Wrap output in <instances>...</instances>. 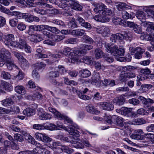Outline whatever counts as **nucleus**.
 <instances>
[{"mask_svg": "<svg viewBox=\"0 0 154 154\" xmlns=\"http://www.w3.org/2000/svg\"><path fill=\"white\" fill-rule=\"evenodd\" d=\"M34 11L36 13L40 15H45L47 14V10L36 7L33 9Z\"/></svg>", "mask_w": 154, "mask_h": 154, "instance_id": "nucleus-34", "label": "nucleus"}, {"mask_svg": "<svg viewBox=\"0 0 154 154\" xmlns=\"http://www.w3.org/2000/svg\"><path fill=\"white\" fill-rule=\"evenodd\" d=\"M11 57V53L5 48L1 49L0 52V62L4 61Z\"/></svg>", "mask_w": 154, "mask_h": 154, "instance_id": "nucleus-14", "label": "nucleus"}, {"mask_svg": "<svg viewBox=\"0 0 154 154\" xmlns=\"http://www.w3.org/2000/svg\"><path fill=\"white\" fill-rule=\"evenodd\" d=\"M94 6V11L99 14L94 17V20L97 21L102 23L108 22L109 18L107 16H112L114 15L112 11L110 8H107L106 6L102 3L96 4Z\"/></svg>", "mask_w": 154, "mask_h": 154, "instance_id": "nucleus-1", "label": "nucleus"}, {"mask_svg": "<svg viewBox=\"0 0 154 154\" xmlns=\"http://www.w3.org/2000/svg\"><path fill=\"white\" fill-rule=\"evenodd\" d=\"M140 72L143 74L142 75L146 76L147 75L151 72L150 71L148 68H145L141 69L140 70Z\"/></svg>", "mask_w": 154, "mask_h": 154, "instance_id": "nucleus-60", "label": "nucleus"}, {"mask_svg": "<svg viewBox=\"0 0 154 154\" xmlns=\"http://www.w3.org/2000/svg\"><path fill=\"white\" fill-rule=\"evenodd\" d=\"M143 10L147 14H151V16L154 18V5L144 6Z\"/></svg>", "mask_w": 154, "mask_h": 154, "instance_id": "nucleus-20", "label": "nucleus"}, {"mask_svg": "<svg viewBox=\"0 0 154 154\" xmlns=\"http://www.w3.org/2000/svg\"><path fill=\"white\" fill-rule=\"evenodd\" d=\"M135 15L137 18L141 21H144L146 19V14L142 11H137Z\"/></svg>", "mask_w": 154, "mask_h": 154, "instance_id": "nucleus-22", "label": "nucleus"}, {"mask_svg": "<svg viewBox=\"0 0 154 154\" xmlns=\"http://www.w3.org/2000/svg\"><path fill=\"white\" fill-rule=\"evenodd\" d=\"M14 140L17 141L22 142L24 141L23 137L20 134H16L14 135Z\"/></svg>", "mask_w": 154, "mask_h": 154, "instance_id": "nucleus-48", "label": "nucleus"}, {"mask_svg": "<svg viewBox=\"0 0 154 154\" xmlns=\"http://www.w3.org/2000/svg\"><path fill=\"white\" fill-rule=\"evenodd\" d=\"M131 108H127L125 107H122L121 109H117L116 112L122 115L129 118L134 117L137 116L136 113L132 112Z\"/></svg>", "mask_w": 154, "mask_h": 154, "instance_id": "nucleus-3", "label": "nucleus"}, {"mask_svg": "<svg viewBox=\"0 0 154 154\" xmlns=\"http://www.w3.org/2000/svg\"><path fill=\"white\" fill-rule=\"evenodd\" d=\"M70 6L73 9L79 11H81L82 8L81 5L75 1L72 0L70 1Z\"/></svg>", "mask_w": 154, "mask_h": 154, "instance_id": "nucleus-21", "label": "nucleus"}, {"mask_svg": "<svg viewBox=\"0 0 154 154\" xmlns=\"http://www.w3.org/2000/svg\"><path fill=\"white\" fill-rule=\"evenodd\" d=\"M78 39L76 38H71L68 39L66 41L67 44H75L78 42Z\"/></svg>", "mask_w": 154, "mask_h": 154, "instance_id": "nucleus-49", "label": "nucleus"}, {"mask_svg": "<svg viewBox=\"0 0 154 154\" xmlns=\"http://www.w3.org/2000/svg\"><path fill=\"white\" fill-rule=\"evenodd\" d=\"M129 90V89L128 87L125 86L119 87L116 89V91L119 92L128 91Z\"/></svg>", "mask_w": 154, "mask_h": 154, "instance_id": "nucleus-61", "label": "nucleus"}, {"mask_svg": "<svg viewBox=\"0 0 154 154\" xmlns=\"http://www.w3.org/2000/svg\"><path fill=\"white\" fill-rule=\"evenodd\" d=\"M125 3H120L117 5V8L119 11H125L129 7Z\"/></svg>", "mask_w": 154, "mask_h": 154, "instance_id": "nucleus-36", "label": "nucleus"}, {"mask_svg": "<svg viewBox=\"0 0 154 154\" xmlns=\"http://www.w3.org/2000/svg\"><path fill=\"white\" fill-rule=\"evenodd\" d=\"M71 0H59L60 3L59 4V7L61 8H64L66 7H67V5H70V1Z\"/></svg>", "mask_w": 154, "mask_h": 154, "instance_id": "nucleus-33", "label": "nucleus"}, {"mask_svg": "<svg viewBox=\"0 0 154 154\" xmlns=\"http://www.w3.org/2000/svg\"><path fill=\"white\" fill-rule=\"evenodd\" d=\"M3 41L5 45L9 48H11L15 45L16 41L15 40V37L13 34H10L4 35Z\"/></svg>", "mask_w": 154, "mask_h": 154, "instance_id": "nucleus-4", "label": "nucleus"}, {"mask_svg": "<svg viewBox=\"0 0 154 154\" xmlns=\"http://www.w3.org/2000/svg\"><path fill=\"white\" fill-rule=\"evenodd\" d=\"M101 86H106L109 85L110 86H113L115 85V83L114 80L105 79L104 82H102Z\"/></svg>", "mask_w": 154, "mask_h": 154, "instance_id": "nucleus-29", "label": "nucleus"}, {"mask_svg": "<svg viewBox=\"0 0 154 154\" xmlns=\"http://www.w3.org/2000/svg\"><path fill=\"white\" fill-rule=\"evenodd\" d=\"M48 110L50 112L54 114L57 118L60 119H64L68 123L70 124H72V121L71 119L66 116L61 114L54 108L50 107L48 108Z\"/></svg>", "mask_w": 154, "mask_h": 154, "instance_id": "nucleus-6", "label": "nucleus"}, {"mask_svg": "<svg viewBox=\"0 0 154 154\" xmlns=\"http://www.w3.org/2000/svg\"><path fill=\"white\" fill-rule=\"evenodd\" d=\"M86 109L87 112L93 114H98L100 113V112L97 110L92 105L87 106Z\"/></svg>", "mask_w": 154, "mask_h": 154, "instance_id": "nucleus-26", "label": "nucleus"}, {"mask_svg": "<svg viewBox=\"0 0 154 154\" xmlns=\"http://www.w3.org/2000/svg\"><path fill=\"white\" fill-rule=\"evenodd\" d=\"M82 62L87 64H90L92 60V58L90 56H85L82 57Z\"/></svg>", "mask_w": 154, "mask_h": 154, "instance_id": "nucleus-45", "label": "nucleus"}, {"mask_svg": "<svg viewBox=\"0 0 154 154\" xmlns=\"http://www.w3.org/2000/svg\"><path fill=\"white\" fill-rule=\"evenodd\" d=\"M99 105L100 107L104 110L109 111L112 110L114 108L113 104L106 102H101Z\"/></svg>", "mask_w": 154, "mask_h": 154, "instance_id": "nucleus-19", "label": "nucleus"}, {"mask_svg": "<svg viewBox=\"0 0 154 154\" xmlns=\"http://www.w3.org/2000/svg\"><path fill=\"white\" fill-rule=\"evenodd\" d=\"M15 91L18 93L22 95L25 94L26 93V90L25 88L21 85L16 86L15 88Z\"/></svg>", "mask_w": 154, "mask_h": 154, "instance_id": "nucleus-30", "label": "nucleus"}, {"mask_svg": "<svg viewBox=\"0 0 154 154\" xmlns=\"http://www.w3.org/2000/svg\"><path fill=\"white\" fill-rule=\"evenodd\" d=\"M68 24V26L72 29L77 27L78 26L75 19L73 17L70 20Z\"/></svg>", "mask_w": 154, "mask_h": 154, "instance_id": "nucleus-41", "label": "nucleus"}, {"mask_svg": "<svg viewBox=\"0 0 154 154\" xmlns=\"http://www.w3.org/2000/svg\"><path fill=\"white\" fill-rule=\"evenodd\" d=\"M38 115L39 119L42 120L49 119L51 118V116L46 112H45L43 111L42 109H38L37 110Z\"/></svg>", "mask_w": 154, "mask_h": 154, "instance_id": "nucleus-17", "label": "nucleus"}, {"mask_svg": "<svg viewBox=\"0 0 154 154\" xmlns=\"http://www.w3.org/2000/svg\"><path fill=\"white\" fill-rule=\"evenodd\" d=\"M103 81L100 79V75L99 73H96L95 76V77L92 79L91 83H99L100 85L101 86V84Z\"/></svg>", "mask_w": 154, "mask_h": 154, "instance_id": "nucleus-38", "label": "nucleus"}, {"mask_svg": "<svg viewBox=\"0 0 154 154\" xmlns=\"http://www.w3.org/2000/svg\"><path fill=\"white\" fill-rule=\"evenodd\" d=\"M36 49L37 53L35 54V55L37 57L41 58H46L47 57V55L41 53L42 50V48L41 46H37Z\"/></svg>", "mask_w": 154, "mask_h": 154, "instance_id": "nucleus-25", "label": "nucleus"}, {"mask_svg": "<svg viewBox=\"0 0 154 154\" xmlns=\"http://www.w3.org/2000/svg\"><path fill=\"white\" fill-rule=\"evenodd\" d=\"M93 29L97 33L101 34L104 37L108 36L110 33L109 28L106 26L94 27Z\"/></svg>", "mask_w": 154, "mask_h": 154, "instance_id": "nucleus-8", "label": "nucleus"}, {"mask_svg": "<svg viewBox=\"0 0 154 154\" xmlns=\"http://www.w3.org/2000/svg\"><path fill=\"white\" fill-rule=\"evenodd\" d=\"M126 73L121 74L119 77V80L122 82H126L127 80V77Z\"/></svg>", "mask_w": 154, "mask_h": 154, "instance_id": "nucleus-58", "label": "nucleus"}, {"mask_svg": "<svg viewBox=\"0 0 154 154\" xmlns=\"http://www.w3.org/2000/svg\"><path fill=\"white\" fill-rule=\"evenodd\" d=\"M134 32L138 34H141L142 32V29L140 26L136 24L133 28Z\"/></svg>", "mask_w": 154, "mask_h": 154, "instance_id": "nucleus-52", "label": "nucleus"}, {"mask_svg": "<svg viewBox=\"0 0 154 154\" xmlns=\"http://www.w3.org/2000/svg\"><path fill=\"white\" fill-rule=\"evenodd\" d=\"M82 76L83 78H87L89 77L91 75V72L87 69H82L80 71Z\"/></svg>", "mask_w": 154, "mask_h": 154, "instance_id": "nucleus-35", "label": "nucleus"}, {"mask_svg": "<svg viewBox=\"0 0 154 154\" xmlns=\"http://www.w3.org/2000/svg\"><path fill=\"white\" fill-rule=\"evenodd\" d=\"M113 22L115 24H122V23L124 24V20H122L121 19L117 18L116 17H114L112 20Z\"/></svg>", "mask_w": 154, "mask_h": 154, "instance_id": "nucleus-47", "label": "nucleus"}, {"mask_svg": "<svg viewBox=\"0 0 154 154\" xmlns=\"http://www.w3.org/2000/svg\"><path fill=\"white\" fill-rule=\"evenodd\" d=\"M35 110L30 108H27L25 109L23 111V114L27 116L30 117L35 114Z\"/></svg>", "mask_w": 154, "mask_h": 154, "instance_id": "nucleus-28", "label": "nucleus"}, {"mask_svg": "<svg viewBox=\"0 0 154 154\" xmlns=\"http://www.w3.org/2000/svg\"><path fill=\"white\" fill-rule=\"evenodd\" d=\"M27 140L29 143L32 144H37V142L35 141L34 138L30 135H28Z\"/></svg>", "mask_w": 154, "mask_h": 154, "instance_id": "nucleus-56", "label": "nucleus"}, {"mask_svg": "<svg viewBox=\"0 0 154 154\" xmlns=\"http://www.w3.org/2000/svg\"><path fill=\"white\" fill-rule=\"evenodd\" d=\"M52 22L54 24L61 26L62 27H65V24L64 22L60 20L57 19L54 20H52Z\"/></svg>", "mask_w": 154, "mask_h": 154, "instance_id": "nucleus-55", "label": "nucleus"}, {"mask_svg": "<svg viewBox=\"0 0 154 154\" xmlns=\"http://www.w3.org/2000/svg\"><path fill=\"white\" fill-rule=\"evenodd\" d=\"M15 11L18 13L16 15H14V16H17V17H18V16L19 17L22 16L23 18L25 19L26 21L28 22L31 23L33 21L38 22L40 21V19L38 17L30 14L29 13H21L18 11Z\"/></svg>", "mask_w": 154, "mask_h": 154, "instance_id": "nucleus-5", "label": "nucleus"}, {"mask_svg": "<svg viewBox=\"0 0 154 154\" xmlns=\"http://www.w3.org/2000/svg\"><path fill=\"white\" fill-rule=\"evenodd\" d=\"M128 102L134 105L138 104L140 103V101L138 100L135 98L129 99Z\"/></svg>", "mask_w": 154, "mask_h": 154, "instance_id": "nucleus-63", "label": "nucleus"}, {"mask_svg": "<svg viewBox=\"0 0 154 154\" xmlns=\"http://www.w3.org/2000/svg\"><path fill=\"white\" fill-rule=\"evenodd\" d=\"M2 84V86H3V88L6 90L10 91L13 89L11 85L8 82H3Z\"/></svg>", "mask_w": 154, "mask_h": 154, "instance_id": "nucleus-43", "label": "nucleus"}, {"mask_svg": "<svg viewBox=\"0 0 154 154\" xmlns=\"http://www.w3.org/2000/svg\"><path fill=\"white\" fill-rule=\"evenodd\" d=\"M0 11L2 12L11 16L16 15L18 13L16 12L15 11L11 12L9 9L6 8L0 4Z\"/></svg>", "mask_w": 154, "mask_h": 154, "instance_id": "nucleus-24", "label": "nucleus"}, {"mask_svg": "<svg viewBox=\"0 0 154 154\" xmlns=\"http://www.w3.org/2000/svg\"><path fill=\"white\" fill-rule=\"evenodd\" d=\"M104 46L106 50L114 56H117V52L118 47L116 45H110L108 44H105Z\"/></svg>", "mask_w": 154, "mask_h": 154, "instance_id": "nucleus-10", "label": "nucleus"}, {"mask_svg": "<svg viewBox=\"0 0 154 154\" xmlns=\"http://www.w3.org/2000/svg\"><path fill=\"white\" fill-rule=\"evenodd\" d=\"M35 65L36 67V69L38 70L42 69L45 66V64L42 62L36 63Z\"/></svg>", "mask_w": 154, "mask_h": 154, "instance_id": "nucleus-57", "label": "nucleus"}, {"mask_svg": "<svg viewBox=\"0 0 154 154\" xmlns=\"http://www.w3.org/2000/svg\"><path fill=\"white\" fill-rule=\"evenodd\" d=\"M29 29L28 33L29 35H31L33 33L34 31H37L36 25H31L29 26Z\"/></svg>", "mask_w": 154, "mask_h": 154, "instance_id": "nucleus-54", "label": "nucleus"}, {"mask_svg": "<svg viewBox=\"0 0 154 154\" xmlns=\"http://www.w3.org/2000/svg\"><path fill=\"white\" fill-rule=\"evenodd\" d=\"M77 93L79 97L81 99L85 100H88L89 99L90 97L89 96L87 95H84L82 91L79 90L77 91Z\"/></svg>", "mask_w": 154, "mask_h": 154, "instance_id": "nucleus-42", "label": "nucleus"}, {"mask_svg": "<svg viewBox=\"0 0 154 154\" xmlns=\"http://www.w3.org/2000/svg\"><path fill=\"white\" fill-rule=\"evenodd\" d=\"M35 135L36 138L39 140L44 143H49L52 140V139L51 138L44 134L36 133L35 134Z\"/></svg>", "mask_w": 154, "mask_h": 154, "instance_id": "nucleus-13", "label": "nucleus"}, {"mask_svg": "<svg viewBox=\"0 0 154 154\" xmlns=\"http://www.w3.org/2000/svg\"><path fill=\"white\" fill-rule=\"evenodd\" d=\"M104 119L105 120L108 124H111L113 123L112 116H106L104 117Z\"/></svg>", "mask_w": 154, "mask_h": 154, "instance_id": "nucleus-59", "label": "nucleus"}, {"mask_svg": "<svg viewBox=\"0 0 154 154\" xmlns=\"http://www.w3.org/2000/svg\"><path fill=\"white\" fill-rule=\"evenodd\" d=\"M112 120L113 123L119 125H122L124 121L123 118L115 115L112 116Z\"/></svg>", "mask_w": 154, "mask_h": 154, "instance_id": "nucleus-23", "label": "nucleus"}, {"mask_svg": "<svg viewBox=\"0 0 154 154\" xmlns=\"http://www.w3.org/2000/svg\"><path fill=\"white\" fill-rule=\"evenodd\" d=\"M136 24L134 22H130L127 21H124V25L125 26L129 27L130 28L134 27L135 26Z\"/></svg>", "mask_w": 154, "mask_h": 154, "instance_id": "nucleus-50", "label": "nucleus"}, {"mask_svg": "<svg viewBox=\"0 0 154 154\" xmlns=\"http://www.w3.org/2000/svg\"><path fill=\"white\" fill-rule=\"evenodd\" d=\"M49 75L52 77H56L59 75V72L57 71H52L50 72Z\"/></svg>", "mask_w": 154, "mask_h": 154, "instance_id": "nucleus-62", "label": "nucleus"}, {"mask_svg": "<svg viewBox=\"0 0 154 154\" xmlns=\"http://www.w3.org/2000/svg\"><path fill=\"white\" fill-rule=\"evenodd\" d=\"M82 38L83 40H84L85 43L93 44L94 42L93 40L91 38L87 35H84L82 37Z\"/></svg>", "mask_w": 154, "mask_h": 154, "instance_id": "nucleus-40", "label": "nucleus"}, {"mask_svg": "<svg viewBox=\"0 0 154 154\" xmlns=\"http://www.w3.org/2000/svg\"><path fill=\"white\" fill-rule=\"evenodd\" d=\"M117 40L122 41L124 39L126 40L130 41L131 38L128 35V32L127 31H122L121 33H117L116 34Z\"/></svg>", "mask_w": 154, "mask_h": 154, "instance_id": "nucleus-15", "label": "nucleus"}, {"mask_svg": "<svg viewBox=\"0 0 154 154\" xmlns=\"http://www.w3.org/2000/svg\"><path fill=\"white\" fill-rule=\"evenodd\" d=\"M125 101L124 97L122 95L115 98L113 100L114 103L119 106L123 104Z\"/></svg>", "mask_w": 154, "mask_h": 154, "instance_id": "nucleus-27", "label": "nucleus"}, {"mask_svg": "<svg viewBox=\"0 0 154 154\" xmlns=\"http://www.w3.org/2000/svg\"><path fill=\"white\" fill-rule=\"evenodd\" d=\"M49 151L41 146H37L32 151L29 150L20 152L18 154H49Z\"/></svg>", "mask_w": 154, "mask_h": 154, "instance_id": "nucleus-2", "label": "nucleus"}, {"mask_svg": "<svg viewBox=\"0 0 154 154\" xmlns=\"http://www.w3.org/2000/svg\"><path fill=\"white\" fill-rule=\"evenodd\" d=\"M27 44L25 38L22 36H20L18 42L16 41L15 45L13 48H17L21 49H23L25 46Z\"/></svg>", "mask_w": 154, "mask_h": 154, "instance_id": "nucleus-16", "label": "nucleus"}, {"mask_svg": "<svg viewBox=\"0 0 154 154\" xmlns=\"http://www.w3.org/2000/svg\"><path fill=\"white\" fill-rule=\"evenodd\" d=\"M81 48L82 49L81 50H74L73 51L74 54L78 56H82L86 54L88 50H90L92 49L93 46L89 45L82 44L81 45Z\"/></svg>", "mask_w": 154, "mask_h": 154, "instance_id": "nucleus-7", "label": "nucleus"}, {"mask_svg": "<svg viewBox=\"0 0 154 154\" xmlns=\"http://www.w3.org/2000/svg\"><path fill=\"white\" fill-rule=\"evenodd\" d=\"M2 104L5 106H8L11 105L13 103V101L10 98L6 99L2 101Z\"/></svg>", "mask_w": 154, "mask_h": 154, "instance_id": "nucleus-39", "label": "nucleus"}, {"mask_svg": "<svg viewBox=\"0 0 154 154\" xmlns=\"http://www.w3.org/2000/svg\"><path fill=\"white\" fill-rule=\"evenodd\" d=\"M131 54L134 55L135 53V57L137 59H140L142 57V54L145 51V50L139 47L136 48H131Z\"/></svg>", "mask_w": 154, "mask_h": 154, "instance_id": "nucleus-12", "label": "nucleus"}, {"mask_svg": "<svg viewBox=\"0 0 154 154\" xmlns=\"http://www.w3.org/2000/svg\"><path fill=\"white\" fill-rule=\"evenodd\" d=\"M122 17L124 19H127L129 18H132L131 14H130L125 11H122Z\"/></svg>", "mask_w": 154, "mask_h": 154, "instance_id": "nucleus-53", "label": "nucleus"}, {"mask_svg": "<svg viewBox=\"0 0 154 154\" xmlns=\"http://www.w3.org/2000/svg\"><path fill=\"white\" fill-rule=\"evenodd\" d=\"M146 121L140 118L134 119L132 121V124L134 125H140L146 123Z\"/></svg>", "mask_w": 154, "mask_h": 154, "instance_id": "nucleus-32", "label": "nucleus"}, {"mask_svg": "<svg viewBox=\"0 0 154 154\" xmlns=\"http://www.w3.org/2000/svg\"><path fill=\"white\" fill-rule=\"evenodd\" d=\"M154 134L147 133L144 134L145 137L143 138V141H142L144 143H148V144L154 143L153 140V136Z\"/></svg>", "mask_w": 154, "mask_h": 154, "instance_id": "nucleus-18", "label": "nucleus"}, {"mask_svg": "<svg viewBox=\"0 0 154 154\" xmlns=\"http://www.w3.org/2000/svg\"><path fill=\"white\" fill-rule=\"evenodd\" d=\"M154 30V23H151L146 29V31L148 32L152 31Z\"/></svg>", "mask_w": 154, "mask_h": 154, "instance_id": "nucleus-64", "label": "nucleus"}, {"mask_svg": "<svg viewBox=\"0 0 154 154\" xmlns=\"http://www.w3.org/2000/svg\"><path fill=\"white\" fill-rule=\"evenodd\" d=\"M1 76L3 79H9L11 78L10 74L8 72L4 71L2 72Z\"/></svg>", "mask_w": 154, "mask_h": 154, "instance_id": "nucleus-46", "label": "nucleus"}, {"mask_svg": "<svg viewBox=\"0 0 154 154\" xmlns=\"http://www.w3.org/2000/svg\"><path fill=\"white\" fill-rule=\"evenodd\" d=\"M69 129H70V130H69L68 132L69 134L72 135V136H74L76 137H79L80 136L79 132L76 130H74L73 128H72L71 126H69L68 127Z\"/></svg>", "mask_w": 154, "mask_h": 154, "instance_id": "nucleus-37", "label": "nucleus"}, {"mask_svg": "<svg viewBox=\"0 0 154 154\" xmlns=\"http://www.w3.org/2000/svg\"><path fill=\"white\" fill-rule=\"evenodd\" d=\"M130 137L132 139L137 140H143V137L141 135L136 133L131 134Z\"/></svg>", "mask_w": 154, "mask_h": 154, "instance_id": "nucleus-51", "label": "nucleus"}, {"mask_svg": "<svg viewBox=\"0 0 154 154\" xmlns=\"http://www.w3.org/2000/svg\"><path fill=\"white\" fill-rule=\"evenodd\" d=\"M94 54L95 57L97 59L101 58L102 56H103V53L102 50L100 49H96L95 50Z\"/></svg>", "mask_w": 154, "mask_h": 154, "instance_id": "nucleus-44", "label": "nucleus"}, {"mask_svg": "<svg viewBox=\"0 0 154 154\" xmlns=\"http://www.w3.org/2000/svg\"><path fill=\"white\" fill-rule=\"evenodd\" d=\"M0 62V66H2L4 65L6 63L8 69L10 70H12L14 68H16L18 69V67L16 66L14 63V61L12 58L11 57L5 60L4 61Z\"/></svg>", "mask_w": 154, "mask_h": 154, "instance_id": "nucleus-9", "label": "nucleus"}, {"mask_svg": "<svg viewBox=\"0 0 154 154\" xmlns=\"http://www.w3.org/2000/svg\"><path fill=\"white\" fill-rule=\"evenodd\" d=\"M59 145H51V146H49L53 150H55L56 149H58L59 150L58 152H61L62 151H63L64 152L68 154H70L73 152L74 150L73 149L71 148H69L68 147L63 146H62L61 148H60L57 146Z\"/></svg>", "mask_w": 154, "mask_h": 154, "instance_id": "nucleus-11", "label": "nucleus"}, {"mask_svg": "<svg viewBox=\"0 0 154 154\" xmlns=\"http://www.w3.org/2000/svg\"><path fill=\"white\" fill-rule=\"evenodd\" d=\"M58 138L60 139L61 140H62L64 141L67 142L68 143L69 142L71 144H78L76 140H70L67 137H64L63 136L61 135H58Z\"/></svg>", "mask_w": 154, "mask_h": 154, "instance_id": "nucleus-31", "label": "nucleus"}]
</instances>
